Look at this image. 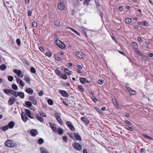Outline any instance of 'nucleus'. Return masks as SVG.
I'll use <instances>...</instances> for the list:
<instances>
[{
    "mask_svg": "<svg viewBox=\"0 0 153 153\" xmlns=\"http://www.w3.org/2000/svg\"><path fill=\"white\" fill-rule=\"evenodd\" d=\"M56 43L57 46L62 49H64L65 48V45L64 43L59 40H57L56 41Z\"/></svg>",
    "mask_w": 153,
    "mask_h": 153,
    "instance_id": "nucleus-1",
    "label": "nucleus"
},
{
    "mask_svg": "<svg viewBox=\"0 0 153 153\" xmlns=\"http://www.w3.org/2000/svg\"><path fill=\"white\" fill-rule=\"evenodd\" d=\"M13 72L16 74L17 75L21 78L23 76V74H22V71L19 70L14 69L13 70Z\"/></svg>",
    "mask_w": 153,
    "mask_h": 153,
    "instance_id": "nucleus-2",
    "label": "nucleus"
},
{
    "mask_svg": "<svg viewBox=\"0 0 153 153\" xmlns=\"http://www.w3.org/2000/svg\"><path fill=\"white\" fill-rule=\"evenodd\" d=\"M76 56L79 58L83 59L85 56V55L82 52L80 51H76L75 53Z\"/></svg>",
    "mask_w": 153,
    "mask_h": 153,
    "instance_id": "nucleus-3",
    "label": "nucleus"
},
{
    "mask_svg": "<svg viewBox=\"0 0 153 153\" xmlns=\"http://www.w3.org/2000/svg\"><path fill=\"white\" fill-rule=\"evenodd\" d=\"M131 46L133 48L134 51L135 53L138 52V51H139L138 48V45L136 42H132L131 44Z\"/></svg>",
    "mask_w": 153,
    "mask_h": 153,
    "instance_id": "nucleus-4",
    "label": "nucleus"
},
{
    "mask_svg": "<svg viewBox=\"0 0 153 153\" xmlns=\"http://www.w3.org/2000/svg\"><path fill=\"white\" fill-rule=\"evenodd\" d=\"M72 145L75 149L78 151H81L82 149V146L78 143H73Z\"/></svg>",
    "mask_w": 153,
    "mask_h": 153,
    "instance_id": "nucleus-5",
    "label": "nucleus"
},
{
    "mask_svg": "<svg viewBox=\"0 0 153 153\" xmlns=\"http://www.w3.org/2000/svg\"><path fill=\"white\" fill-rule=\"evenodd\" d=\"M58 7L59 10H63L65 7V4L62 2L59 3L58 4Z\"/></svg>",
    "mask_w": 153,
    "mask_h": 153,
    "instance_id": "nucleus-6",
    "label": "nucleus"
},
{
    "mask_svg": "<svg viewBox=\"0 0 153 153\" xmlns=\"http://www.w3.org/2000/svg\"><path fill=\"white\" fill-rule=\"evenodd\" d=\"M16 81L17 83L20 85V87H22V88L23 87L25 86V82H24L22 80L19 78L18 77H17L16 78Z\"/></svg>",
    "mask_w": 153,
    "mask_h": 153,
    "instance_id": "nucleus-7",
    "label": "nucleus"
},
{
    "mask_svg": "<svg viewBox=\"0 0 153 153\" xmlns=\"http://www.w3.org/2000/svg\"><path fill=\"white\" fill-rule=\"evenodd\" d=\"M51 127L55 132H57V129L55 125L51 122H49V123Z\"/></svg>",
    "mask_w": 153,
    "mask_h": 153,
    "instance_id": "nucleus-8",
    "label": "nucleus"
},
{
    "mask_svg": "<svg viewBox=\"0 0 153 153\" xmlns=\"http://www.w3.org/2000/svg\"><path fill=\"white\" fill-rule=\"evenodd\" d=\"M66 124L71 131H73L75 130V128L70 122H66Z\"/></svg>",
    "mask_w": 153,
    "mask_h": 153,
    "instance_id": "nucleus-9",
    "label": "nucleus"
},
{
    "mask_svg": "<svg viewBox=\"0 0 153 153\" xmlns=\"http://www.w3.org/2000/svg\"><path fill=\"white\" fill-rule=\"evenodd\" d=\"M81 119L85 124L86 126L88 125L90 123V121L85 117H82Z\"/></svg>",
    "mask_w": 153,
    "mask_h": 153,
    "instance_id": "nucleus-10",
    "label": "nucleus"
},
{
    "mask_svg": "<svg viewBox=\"0 0 153 153\" xmlns=\"http://www.w3.org/2000/svg\"><path fill=\"white\" fill-rule=\"evenodd\" d=\"M59 92L63 97H68L69 96L68 94L65 91L59 90Z\"/></svg>",
    "mask_w": 153,
    "mask_h": 153,
    "instance_id": "nucleus-11",
    "label": "nucleus"
},
{
    "mask_svg": "<svg viewBox=\"0 0 153 153\" xmlns=\"http://www.w3.org/2000/svg\"><path fill=\"white\" fill-rule=\"evenodd\" d=\"M21 117L24 122H25L27 121V117L25 113L23 112L21 113Z\"/></svg>",
    "mask_w": 153,
    "mask_h": 153,
    "instance_id": "nucleus-12",
    "label": "nucleus"
},
{
    "mask_svg": "<svg viewBox=\"0 0 153 153\" xmlns=\"http://www.w3.org/2000/svg\"><path fill=\"white\" fill-rule=\"evenodd\" d=\"M127 89L129 93L132 95H134L135 94L136 91L132 89L130 87H128L126 88Z\"/></svg>",
    "mask_w": 153,
    "mask_h": 153,
    "instance_id": "nucleus-13",
    "label": "nucleus"
},
{
    "mask_svg": "<svg viewBox=\"0 0 153 153\" xmlns=\"http://www.w3.org/2000/svg\"><path fill=\"white\" fill-rule=\"evenodd\" d=\"M80 80L82 84H84L85 82H86L88 83H90V81L87 80L86 79L84 78H80Z\"/></svg>",
    "mask_w": 153,
    "mask_h": 153,
    "instance_id": "nucleus-14",
    "label": "nucleus"
},
{
    "mask_svg": "<svg viewBox=\"0 0 153 153\" xmlns=\"http://www.w3.org/2000/svg\"><path fill=\"white\" fill-rule=\"evenodd\" d=\"M29 99L33 104L34 105H36L37 104V102L34 97L32 96H30L29 97Z\"/></svg>",
    "mask_w": 153,
    "mask_h": 153,
    "instance_id": "nucleus-15",
    "label": "nucleus"
},
{
    "mask_svg": "<svg viewBox=\"0 0 153 153\" xmlns=\"http://www.w3.org/2000/svg\"><path fill=\"white\" fill-rule=\"evenodd\" d=\"M30 133L32 136H35L37 134L38 131L36 129H32L30 131Z\"/></svg>",
    "mask_w": 153,
    "mask_h": 153,
    "instance_id": "nucleus-16",
    "label": "nucleus"
},
{
    "mask_svg": "<svg viewBox=\"0 0 153 153\" xmlns=\"http://www.w3.org/2000/svg\"><path fill=\"white\" fill-rule=\"evenodd\" d=\"M25 113L27 114V115L31 119H34V118L33 117L31 116V113L30 111L28 109H26L25 110Z\"/></svg>",
    "mask_w": 153,
    "mask_h": 153,
    "instance_id": "nucleus-17",
    "label": "nucleus"
},
{
    "mask_svg": "<svg viewBox=\"0 0 153 153\" xmlns=\"http://www.w3.org/2000/svg\"><path fill=\"white\" fill-rule=\"evenodd\" d=\"M9 127H10V123H9L7 125H6L3 127H0V129L3 130V131H6L7 130L9 129Z\"/></svg>",
    "mask_w": 153,
    "mask_h": 153,
    "instance_id": "nucleus-18",
    "label": "nucleus"
},
{
    "mask_svg": "<svg viewBox=\"0 0 153 153\" xmlns=\"http://www.w3.org/2000/svg\"><path fill=\"white\" fill-rule=\"evenodd\" d=\"M25 91L30 94H32L33 91V90L30 88L26 89Z\"/></svg>",
    "mask_w": 153,
    "mask_h": 153,
    "instance_id": "nucleus-19",
    "label": "nucleus"
},
{
    "mask_svg": "<svg viewBox=\"0 0 153 153\" xmlns=\"http://www.w3.org/2000/svg\"><path fill=\"white\" fill-rule=\"evenodd\" d=\"M112 100L114 105L116 107L118 105V103L116 98L114 97L112 98Z\"/></svg>",
    "mask_w": 153,
    "mask_h": 153,
    "instance_id": "nucleus-20",
    "label": "nucleus"
},
{
    "mask_svg": "<svg viewBox=\"0 0 153 153\" xmlns=\"http://www.w3.org/2000/svg\"><path fill=\"white\" fill-rule=\"evenodd\" d=\"M10 94H11L15 97H18V92L16 91L10 89Z\"/></svg>",
    "mask_w": 153,
    "mask_h": 153,
    "instance_id": "nucleus-21",
    "label": "nucleus"
},
{
    "mask_svg": "<svg viewBox=\"0 0 153 153\" xmlns=\"http://www.w3.org/2000/svg\"><path fill=\"white\" fill-rule=\"evenodd\" d=\"M4 7H6L7 11L9 12L8 7H9V2L6 1V2H5V1H4Z\"/></svg>",
    "mask_w": 153,
    "mask_h": 153,
    "instance_id": "nucleus-22",
    "label": "nucleus"
},
{
    "mask_svg": "<svg viewBox=\"0 0 153 153\" xmlns=\"http://www.w3.org/2000/svg\"><path fill=\"white\" fill-rule=\"evenodd\" d=\"M74 136L76 139L79 141L82 140V138L77 133H74Z\"/></svg>",
    "mask_w": 153,
    "mask_h": 153,
    "instance_id": "nucleus-23",
    "label": "nucleus"
},
{
    "mask_svg": "<svg viewBox=\"0 0 153 153\" xmlns=\"http://www.w3.org/2000/svg\"><path fill=\"white\" fill-rule=\"evenodd\" d=\"M41 153H49L48 150L43 147H41L40 148Z\"/></svg>",
    "mask_w": 153,
    "mask_h": 153,
    "instance_id": "nucleus-24",
    "label": "nucleus"
},
{
    "mask_svg": "<svg viewBox=\"0 0 153 153\" xmlns=\"http://www.w3.org/2000/svg\"><path fill=\"white\" fill-rule=\"evenodd\" d=\"M136 53L137 54H138L141 57L143 58H144L146 57V55L143 53H142L139 51H138V52H137Z\"/></svg>",
    "mask_w": 153,
    "mask_h": 153,
    "instance_id": "nucleus-25",
    "label": "nucleus"
},
{
    "mask_svg": "<svg viewBox=\"0 0 153 153\" xmlns=\"http://www.w3.org/2000/svg\"><path fill=\"white\" fill-rule=\"evenodd\" d=\"M68 28H69L72 31L74 32L77 35H78L80 36V33L77 31L76 30H75L74 29L70 27H67Z\"/></svg>",
    "mask_w": 153,
    "mask_h": 153,
    "instance_id": "nucleus-26",
    "label": "nucleus"
},
{
    "mask_svg": "<svg viewBox=\"0 0 153 153\" xmlns=\"http://www.w3.org/2000/svg\"><path fill=\"white\" fill-rule=\"evenodd\" d=\"M18 97L19 96L21 98L23 99L25 97V94L23 92H18Z\"/></svg>",
    "mask_w": 153,
    "mask_h": 153,
    "instance_id": "nucleus-27",
    "label": "nucleus"
},
{
    "mask_svg": "<svg viewBox=\"0 0 153 153\" xmlns=\"http://www.w3.org/2000/svg\"><path fill=\"white\" fill-rule=\"evenodd\" d=\"M24 79L25 80V81L27 82V83L30 84V77L27 76H24Z\"/></svg>",
    "mask_w": 153,
    "mask_h": 153,
    "instance_id": "nucleus-28",
    "label": "nucleus"
},
{
    "mask_svg": "<svg viewBox=\"0 0 153 153\" xmlns=\"http://www.w3.org/2000/svg\"><path fill=\"white\" fill-rule=\"evenodd\" d=\"M16 100V98H12L11 97L10 98V105L13 104L14 102Z\"/></svg>",
    "mask_w": 153,
    "mask_h": 153,
    "instance_id": "nucleus-29",
    "label": "nucleus"
},
{
    "mask_svg": "<svg viewBox=\"0 0 153 153\" xmlns=\"http://www.w3.org/2000/svg\"><path fill=\"white\" fill-rule=\"evenodd\" d=\"M142 136L143 137H144V138H146V139H148L149 140H153V139L150 137H149L146 134H143Z\"/></svg>",
    "mask_w": 153,
    "mask_h": 153,
    "instance_id": "nucleus-30",
    "label": "nucleus"
},
{
    "mask_svg": "<svg viewBox=\"0 0 153 153\" xmlns=\"http://www.w3.org/2000/svg\"><path fill=\"white\" fill-rule=\"evenodd\" d=\"M91 0H84L83 4L84 5H86L88 6L89 5V2Z\"/></svg>",
    "mask_w": 153,
    "mask_h": 153,
    "instance_id": "nucleus-31",
    "label": "nucleus"
},
{
    "mask_svg": "<svg viewBox=\"0 0 153 153\" xmlns=\"http://www.w3.org/2000/svg\"><path fill=\"white\" fill-rule=\"evenodd\" d=\"M57 131H58L59 134L60 135H62L63 133V130L60 128H58V130H57Z\"/></svg>",
    "mask_w": 153,
    "mask_h": 153,
    "instance_id": "nucleus-32",
    "label": "nucleus"
},
{
    "mask_svg": "<svg viewBox=\"0 0 153 153\" xmlns=\"http://www.w3.org/2000/svg\"><path fill=\"white\" fill-rule=\"evenodd\" d=\"M56 119L59 124L61 125H63V122L62 121L60 116L59 117H58V118H56Z\"/></svg>",
    "mask_w": 153,
    "mask_h": 153,
    "instance_id": "nucleus-33",
    "label": "nucleus"
},
{
    "mask_svg": "<svg viewBox=\"0 0 153 153\" xmlns=\"http://www.w3.org/2000/svg\"><path fill=\"white\" fill-rule=\"evenodd\" d=\"M125 22L127 24H130L131 22V19L129 18H128L125 19Z\"/></svg>",
    "mask_w": 153,
    "mask_h": 153,
    "instance_id": "nucleus-34",
    "label": "nucleus"
},
{
    "mask_svg": "<svg viewBox=\"0 0 153 153\" xmlns=\"http://www.w3.org/2000/svg\"><path fill=\"white\" fill-rule=\"evenodd\" d=\"M55 72L56 74L59 76L61 77V76H62V74L61 71L58 69H56L55 70Z\"/></svg>",
    "mask_w": 153,
    "mask_h": 153,
    "instance_id": "nucleus-35",
    "label": "nucleus"
},
{
    "mask_svg": "<svg viewBox=\"0 0 153 153\" xmlns=\"http://www.w3.org/2000/svg\"><path fill=\"white\" fill-rule=\"evenodd\" d=\"M6 68V65L4 64L1 65L0 67V69L1 70L4 71L5 69Z\"/></svg>",
    "mask_w": 153,
    "mask_h": 153,
    "instance_id": "nucleus-36",
    "label": "nucleus"
},
{
    "mask_svg": "<svg viewBox=\"0 0 153 153\" xmlns=\"http://www.w3.org/2000/svg\"><path fill=\"white\" fill-rule=\"evenodd\" d=\"M36 118L40 122H43V120L41 117L38 115H36Z\"/></svg>",
    "mask_w": 153,
    "mask_h": 153,
    "instance_id": "nucleus-37",
    "label": "nucleus"
},
{
    "mask_svg": "<svg viewBox=\"0 0 153 153\" xmlns=\"http://www.w3.org/2000/svg\"><path fill=\"white\" fill-rule=\"evenodd\" d=\"M61 21L60 20H57L54 23V25L56 26H59Z\"/></svg>",
    "mask_w": 153,
    "mask_h": 153,
    "instance_id": "nucleus-38",
    "label": "nucleus"
},
{
    "mask_svg": "<svg viewBox=\"0 0 153 153\" xmlns=\"http://www.w3.org/2000/svg\"><path fill=\"white\" fill-rule=\"evenodd\" d=\"M64 71L66 74H68L69 75L71 74V71L68 69L67 68H65L64 69Z\"/></svg>",
    "mask_w": 153,
    "mask_h": 153,
    "instance_id": "nucleus-39",
    "label": "nucleus"
},
{
    "mask_svg": "<svg viewBox=\"0 0 153 153\" xmlns=\"http://www.w3.org/2000/svg\"><path fill=\"white\" fill-rule=\"evenodd\" d=\"M48 102L50 105H52L53 104V102L51 99H49L48 100Z\"/></svg>",
    "mask_w": 153,
    "mask_h": 153,
    "instance_id": "nucleus-40",
    "label": "nucleus"
},
{
    "mask_svg": "<svg viewBox=\"0 0 153 153\" xmlns=\"http://www.w3.org/2000/svg\"><path fill=\"white\" fill-rule=\"evenodd\" d=\"M16 146V144L15 143H13L11 140H10V147H12Z\"/></svg>",
    "mask_w": 153,
    "mask_h": 153,
    "instance_id": "nucleus-41",
    "label": "nucleus"
},
{
    "mask_svg": "<svg viewBox=\"0 0 153 153\" xmlns=\"http://www.w3.org/2000/svg\"><path fill=\"white\" fill-rule=\"evenodd\" d=\"M12 88L15 90H17L18 89V87L15 84H14L12 85Z\"/></svg>",
    "mask_w": 153,
    "mask_h": 153,
    "instance_id": "nucleus-42",
    "label": "nucleus"
},
{
    "mask_svg": "<svg viewBox=\"0 0 153 153\" xmlns=\"http://www.w3.org/2000/svg\"><path fill=\"white\" fill-rule=\"evenodd\" d=\"M25 103L26 105L28 107H31L32 106V103L30 101H26Z\"/></svg>",
    "mask_w": 153,
    "mask_h": 153,
    "instance_id": "nucleus-43",
    "label": "nucleus"
},
{
    "mask_svg": "<svg viewBox=\"0 0 153 153\" xmlns=\"http://www.w3.org/2000/svg\"><path fill=\"white\" fill-rule=\"evenodd\" d=\"M16 42L18 46H20L21 45V42L20 39H17Z\"/></svg>",
    "mask_w": 153,
    "mask_h": 153,
    "instance_id": "nucleus-44",
    "label": "nucleus"
},
{
    "mask_svg": "<svg viewBox=\"0 0 153 153\" xmlns=\"http://www.w3.org/2000/svg\"><path fill=\"white\" fill-rule=\"evenodd\" d=\"M39 143L40 144H42L44 143V140L42 138H40L39 140Z\"/></svg>",
    "mask_w": 153,
    "mask_h": 153,
    "instance_id": "nucleus-45",
    "label": "nucleus"
},
{
    "mask_svg": "<svg viewBox=\"0 0 153 153\" xmlns=\"http://www.w3.org/2000/svg\"><path fill=\"white\" fill-rule=\"evenodd\" d=\"M5 145L7 147H10V140H7L5 143Z\"/></svg>",
    "mask_w": 153,
    "mask_h": 153,
    "instance_id": "nucleus-46",
    "label": "nucleus"
},
{
    "mask_svg": "<svg viewBox=\"0 0 153 153\" xmlns=\"http://www.w3.org/2000/svg\"><path fill=\"white\" fill-rule=\"evenodd\" d=\"M15 125V123L13 121H11L10 122V129L13 128Z\"/></svg>",
    "mask_w": 153,
    "mask_h": 153,
    "instance_id": "nucleus-47",
    "label": "nucleus"
},
{
    "mask_svg": "<svg viewBox=\"0 0 153 153\" xmlns=\"http://www.w3.org/2000/svg\"><path fill=\"white\" fill-rule=\"evenodd\" d=\"M78 88L81 90V91L82 92H84L85 91L84 89L83 86L82 85H79L78 86Z\"/></svg>",
    "mask_w": 153,
    "mask_h": 153,
    "instance_id": "nucleus-48",
    "label": "nucleus"
},
{
    "mask_svg": "<svg viewBox=\"0 0 153 153\" xmlns=\"http://www.w3.org/2000/svg\"><path fill=\"white\" fill-rule=\"evenodd\" d=\"M30 71L33 73H35L36 72L35 69L33 67H32L30 68Z\"/></svg>",
    "mask_w": 153,
    "mask_h": 153,
    "instance_id": "nucleus-49",
    "label": "nucleus"
},
{
    "mask_svg": "<svg viewBox=\"0 0 153 153\" xmlns=\"http://www.w3.org/2000/svg\"><path fill=\"white\" fill-rule=\"evenodd\" d=\"M140 23V24H143V25L145 26H146L148 25V23L146 22H141Z\"/></svg>",
    "mask_w": 153,
    "mask_h": 153,
    "instance_id": "nucleus-50",
    "label": "nucleus"
},
{
    "mask_svg": "<svg viewBox=\"0 0 153 153\" xmlns=\"http://www.w3.org/2000/svg\"><path fill=\"white\" fill-rule=\"evenodd\" d=\"M53 114L56 119L58 118V117H60L58 113H57L55 112V113H54Z\"/></svg>",
    "mask_w": 153,
    "mask_h": 153,
    "instance_id": "nucleus-51",
    "label": "nucleus"
},
{
    "mask_svg": "<svg viewBox=\"0 0 153 153\" xmlns=\"http://www.w3.org/2000/svg\"><path fill=\"white\" fill-rule=\"evenodd\" d=\"M32 25L33 27H36L37 26V23L35 22H33Z\"/></svg>",
    "mask_w": 153,
    "mask_h": 153,
    "instance_id": "nucleus-52",
    "label": "nucleus"
},
{
    "mask_svg": "<svg viewBox=\"0 0 153 153\" xmlns=\"http://www.w3.org/2000/svg\"><path fill=\"white\" fill-rule=\"evenodd\" d=\"M4 92L6 94H8L10 93V90L5 89L4 90Z\"/></svg>",
    "mask_w": 153,
    "mask_h": 153,
    "instance_id": "nucleus-53",
    "label": "nucleus"
},
{
    "mask_svg": "<svg viewBox=\"0 0 153 153\" xmlns=\"http://www.w3.org/2000/svg\"><path fill=\"white\" fill-rule=\"evenodd\" d=\"M61 77L65 79H66L68 78L67 76H66L65 75H62V76H61Z\"/></svg>",
    "mask_w": 153,
    "mask_h": 153,
    "instance_id": "nucleus-54",
    "label": "nucleus"
},
{
    "mask_svg": "<svg viewBox=\"0 0 153 153\" xmlns=\"http://www.w3.org/2000/svg\"><path fill=\"white\" fill-rule=\"evenodd\" d=\"M40 115L42 117H46L45 114L43 112H40L39 113Z\"/></svg>",
    "mask_w": 153,
    "mask_h": 153,
    "instance_id": "nucleus-55",
    "label": "nucleus"
},
{
    "mask_svg": "<svg viewBox=\"0 0 153 153\" xmlns=\"http://www.w3.org/2000/svg\"><path fill=\"white\" fill-rule=\"evenodd\" d=\"M44 92L42 91H40L38 92L39 95L40 96H42L43 95Z\"/></svg>",
    "mask_w": 153,
    "mask_h": 153,
    "instance_id": "nucleus-56",
    "label": "nucleus"
},
{
    "mask_svg": "<svg viewBox=\"0 0 153 153\" xmlns=\"http://www.w3.org/2000/svg\"><path fill=\"white\" fill-rule=\"evenodd\" d=\"M63 141L65 142H66L67 141V138L66 136H63Z\"/></svg>",
    "mask_w": 153,
    "mask_h": 153,
    "instance_id": "nucleus-57",
    "label": "nucleus"
},
{
    "mask_svg": "<svg viewBox=\"0 0 153 153\" xmlns=\"http://www.w3.org/2000/svg\"><path fill=\"white\" fill-rule=\"evenodd\" d=\"M45 54L47 56L49 57H51L52 56V54L51 53L49 52L46 53Z\"/></svg>",
    "mask_w": 153,
    "mask_h": 153,
    "instance_id": "nucleus-58",
    "label": "nucleus"
},
{
    "mask_svg": "<svg viewBox=\"0 0 153 153\" xmlns=\"http://www.w3.org/2000/svg\"><path fill=\"white\" fill-rule=\"evenodd\" d=\"M104 82V81L102 80H99L98 81V83L100 85H102L103 84V82Z\"/></svg>",
    "mask_w": 153,
    "mask_h": 153,
    "instance_id": "nucleus-59",
    "label": "nucleus"
},
{
    "mask_svg": "<svg viewBox=\"0 0 153 153\" xmlns=\"http://www.w3.org/2000/svg\"><path fill=\"white\" fill-rule=\"evenodd\" d=\"M127 129L129 131H132V129L131 127L129 126H126Z\"/></svg>",
    "mask_w": 153,
    "mask_h": 153,
    "instance_id": "nucleus-60",
    "label": "nucleus"
},
{
    "mask_svg": "<svg viewBox=\"0 0 153 153\" xmlns=\"http://www.w3.org/2000/svg\"><path fill=\"white\" fill-rule=\"evenodd\" d=\"M125 123L130 126H131L132 123L128 120H126Z\"/></svg>",
    "mask_w": 153,
    "mask_h": 153,
    "instance_id": "nucleus-61",
    "label": "nucleus"
},
{
    "mask_svg": "<svg viewBox=\"0 0 153 153\" xmlns=\"http://www.w3.org/2000/svg\"><path fill=\"white\" fill-rule=\"evenodd\" d=\"M94 1H95L96 5L98 7H99L100 6V4L99 2L97 1V0H94Z\"/></svg>",
    "mask_w": 153,
    "mask_h": 153,
    "instance_id": "nucleus-62",
    "label": "nucleus"
},
{
    "mask_svg": "<svg viewBox=\"0 0 153 153\" xmlns=\"http://www.w3.org/2000/svg\"><path fill=\"white\" fill-rule=\"evenodd\" d=\"M32 11L30 10H29L28 12V15L29 16H31L32 13Z\"/></svg>",
    "mask_w": 153,
    "mask_h": 153,
    "instance_id": "nucleus-63",
    "label": "nucleus"
},
{
    "mask_svg": "<svg viewBox=\"0 0 153 153\" xmlns=\"http://www.w3.org/2000/svg\"><path fill=\"white\" fill-rule=\"evenodd\" d=\"M68 135L70 137H71V138L72 139H74V135L70 133L69 134H68Z\"/></svg>",
    "mask_w": 153,
    "mask_h": 153,
    "instance_id": "nucleus-64",
    "label": "nucleus"
}]
</instances>
